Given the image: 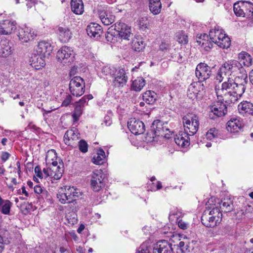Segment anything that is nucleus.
I'll list each match as a JSON object with an SVG mask.
<instances>
[{
  "mask_svg": "<svg viewBox=\"0 0 253 253\" xmlns=\"http://www.w3.org/2000/svg\"><path fill=\"white\" fill-rule=\"evenodd\" d=\"M243 78L228 77L224 82L221 88L215 89L217 97L219 100L222 99L227 103H234L241 98L246 90L248 83V76L243 75Z\"/></svg>",
  "mask_w": 253,
  "mask_h": 253,
  "instance_id": "1",
  "label": "nucleus"
},
{
  "mask_svg": "<svg viewBox=\"0 0 253 253\" xmlns=\"http://www.w3.org/2000/svg\"><path fill=\"white\" fill-rule=\"evenodd\" d=\"M247 76L246 72L238 61L230 60L223 63L219 68L216 80L221 82L225 77L227 79L229 76L243 78V75Z\"/></svg>",
  "mask_w": 253,
  "mask_h": 253,
  "instance_id": "2",
  "label": "nucleus"
},
{
  "mask_svg": "<svg viewBox=\"0 0 253 253\" xmlns=\"http://www.w3.org/2000/svg\"><path fill=\"white\" fill-rule=\"evenodd\" d=\"M81 196L82 192L79 189L69 186L61 187L57 194V198L61 204H72V207L76 206L77 200Z\"/></svg>",
  "mask_w": 253,
  "mask_h": 253,
  "instance_id": "3",
  "label": "nucleus"
},
{
  "mask_svg": "<svg viewBox=\"0 0 253 253\" xmlns=\"http://www.w3.org/2000/svg\"><path fill=\"white\" fill-rule=\"evenodd\" d=\"M107 32L106 39L108 41L113 42L110 39L113 35L118 36L121 40H129L131 35L130 27L122 22H117L112 26Z\"/></svg>",
  "mask_w": 253,
  "mask_h": 253,
  "instance_id": "4",
  "label": "nucleus"
},
{
  "mask_svg": "<svg viewBox=\"0 0 253 253\" xmlns=\"http://www.w3.org/2000/svg\"><path fill=\"white\" fill-rule=\"evenodd\" d=\"M183 124L184 131L190 135L195 134L199 128V117L194 114H188L183 117Z\"/></svg>",
  "mask_w": 253,
  "mask_h": 253,
  "instance_id": "5",
  "label": "nucleus"
},
{
  "mask_svg": "<svg viewBox=\"0 0 253 253\" xmlns=\"http://www.w3.org/2000/svg\"><path fill=\"white\" fill-rule=\"evenodd\" d=\"M91 189L99 192L105 186V175L101 169L94 170L88 176Z\"/></svg>",
  "mask_w": 253,
  "mask_h": 253,
  "instance_id": "6",
  "label": "nucleus"
},
{
  "mask_svg": "<svg viewBox=\"0 0 253 253\" xmlns=\"http://www.w3.org/2000/svg\"><path fill=\"white\" fill-rule=\"evenodd\" d=\"M84 82L80 77H73L69 84V89L71 94L75 96H82L84 92Z\"/></svg>",
  "mask_w": 253,
  "mask_h": 253,
  "instance_id": "7",
  "label": "nucleus"
},
{
  "mask_svg": "<svg viewBox=\"0 0 253 253\" xmlns=\"http://www.w3.org/2000/svg\"><path fill=\"white\" fill-rule=\"evenodd\" d=\"M47 167L43 169V173L45 177H50L55 180L61 178L63 172L62 168L58 166L57 161L52 162L51 164L47 165Z\"/></svg>",
  "mask_w": 253,
  "mask_h": 253,
  "instance_id": "8",
  "label": "nucleus"
},
{
  "mask_svg": "<svg viewBox=\"0 0 253 253\" xmlns=\"http://www.w3.org/2000/svg\"><path fill=\"white\" fill-rule=\"evenodd\" d=\"M56 57L63 64L71 63L74 61L75 52L72 48L65 45L57 51Z\"/></svg>",
  "mask_w": 253,
  "mask_h": 253,
  "instance_id": "9",
  "label": "nucleus"
},
{
  "mask_svg": "<svg viewBox=\"0 0 253 253\" xmlns=\"http://www.w3.org/2000/svg\"><path fill=\"white\" fill-rule=\"evenodd\" d=\"M204 89V84L200 82L191 83L188 88L187 96L192 100L201 98Z\"/></svg>",
  "mask_w": 253,
  "mask_h": 253,
  "instance_id": "10",
  "label": "nucleus"
},
{
  "mask_svg": "<svg viewBox=\"0 0 253 253\" xmlns=\"http://www.w3.org/2000/svg\"><path fill=\"white\" fill-rule=\"evenodd\" d=\"M17 35L22 42H27L33 39L37 36V33L31 27L24 26L18 28Z\"/></svg>",
  "mask_w": 253,
  "mask_h": 253,
  "instance_id": "11",
  "label": "nucleus"
},
{
  "mask_svg": "<svg viewBox=\"0 0 253 253\" xmlns=\"http://www.w3.org/2000/svg\"><path fill=\"white\" fill-rule=\"evenodd\" d=\"M211 73L210 67L205 63L198 64L195 70L196 76L200 83L208 79Z\"/></svg>",
  "mask_w": 253,
  "mask_h": 253,
  "instance_id": "12",
  "label": "nucleus"
},
{
  "mask_svg": "<svg viewBox=\"0 0 253 253\" xmlns=\"http://www.w3.org/2000/svg\"><path fill=\"white\" fill-rule=\"evenodd\" d=\"M112 77L114 78V85L119 87L125 85L128 80L126 72L123 68L116 69Z\"/></svg>",
  "mask_w": 253,
  "mask_h": 253,
  "instance_id": "13",
  "label": "nucleus"
},
{
  "mask_svg": "<svg viewBox=\"0 0 253 253\" xmlns=\"http://www.w3.org/2000/svg\"><path fill=\"white\" fill-rule=\"evenodd\" d=\"M128 128L135 135L142 134L145 131L144 123L136 118H131L127 122Z\"/></svg>",
  "mask_w": 253,
  "mask_h": 253,
  "instance_id": "14",
  "label": "nucleus"
},
{
  "mask_svg": "<svg viewBox=\"0 0 253 253\" xmlns=\"http://www.w3.org/2000/svg\"><path fill=\"white\" fill-rule=\"evenodd\" d=\"M210 116L212 114L218 117L224 116L227 112V107L223 102L219 101L214 102L209 107Z\"/></svg>",
  "mask_w": 253,
  "mask_h": 253,
  "instance_id": "15",
  "label": "nucleus"
},
{
  "mask_svg": "<svg viewBox=\"0 0 253 253\" xmlns=\"http://www.w3.org/2000/svg\"><path fill=\"white\" fill-rule=\"evenodd\" d=\"M80 138V134L76 128L67 130L64 136V141L66 145L74 146L76 144L75 141H78Z\"/></svg>",
  "mask_w": 253,
  "mask_h": 253,
  "instance_id": "16",
  "label": "nucleus"
},
{
  "mask_svg": "<svg viewBox=\"0 0 253 253\" xmlns=\"http://www.w3.org/2000/svg\"><path fill=\"white\" fill-rule=\"evenodd\" d=\"M219 217H215L211 216L209 213V210H206L203 212L201 217V221L203 225L207 227H214L220 222L218 221Z\"/></svg>",
  "mask_w": 253,
  "mask_h": 253,
  "instance_id": "17",
  "label": "nucleus"
},
{
  "mask_svg": "<svg viewBox=\"0 0 253 253\" xmlns=\"http://www.w3.org/2000/svg\"><path fill=\"white\" fill-rule=\"evenodd\" d=\"M171 244L166 240L158 242L153 247V253H171Z\"/></svg>",
  "mask_w": 253,
  "mask_h": 253,
  "instance_id": "18",
  "label": "nucleus"
},
{
  "mask_svg": "<svg viewBox=\"0 0 253 253\" xmlns=\"http://www.w3.org/2000/svg\"><path fill=\"white\" fill-rule=\"evenodd\" d=\"M16 23L9 20L0 22V34L8 35L12 33L16 29Z\"/></svg>",
  "mask_w": 253,
  "mask_h": 253,
  "instance_id": "19",
  "label": "nucleus"
},
{
  "mask_svg": "<svg viewBox=\"0 0 253 253\" xmlns=\"http://www.w3.org/2000/svg\"><path fill=\"white\" fill-rule=\"evenodd\" d=\"M189 133L185 131H179L174 137L175 143L181 148H185L190 144Z\"/></svg>",
  "mask_w": 253,
  "mask_h": 253,
  "instance_id": "20",
  "label": "nucleus"
},
{
  "mask_svg": "<svg viewBox=\"0 0 253 253\" xmlns=\"http://www.w3.org/2000/svg\"><path fill=\"white\" fill-rule=\"evenodd\" d=\"M56 33L60 41L62 42H67L72 38V32L69 28L65 26H59L56 30Z\"/></svg>",
  "mask_w": 253,
  "mask_h": 253,
  "instance_id": "21",
  "label": "nucleus"
},
{
  "mask_svg": "<svg viewBox=\"0 0 253 253\" xmlns=\"http://www.w3.org/2000/svg\"><path fill=\"white\" fill-rule=\"evenodd\" d=\"M152 129L154 130L155 133L156 135L165 136V137L169 138L167 136L168 134L166 131H169V129L164 126V124L160 120H155L153 122L152 126Z\"/></svg>",
  "mask_w": 253,
  "mask_h": 253,
  "instance_id": "22",
  "label": "nucleus"
},
{
  "mask_svg": "<svg viewBox=\"0 0 253 253\" xmlns=\"http://www.w3.org/2000/svg\"><path fill=\"white\" fill-rule=\"evenodd\" d=\"M38 54L42 56L50 55L52 50V47L51 44L45 41L40 42L36 49Z\"/></svg>",
  "mask_w": 253,
  "mask_h": 253,
  "instance_id": "23",
  "label": "nucleus"
},
{
  "mask_svg": "<svg viewBox=\"0 0 253 253\" xmlns=\"http://www.w3.org/2000/svg\"><path fill=\"white\" fill-rule=\"evenodd\" d=\"M242 127L240 120L236 118H231L227 123L226 129L231 133L238 132Z\"/></svg>",
  "mask_w": 253,
  "mask_h": 253,
  "instance_id": "24",
  "label": "nucleus"
},
{
  "mask_svg": "<svg viewBox=\"0 0 253 253\" xmlns=\"http://www.w3.org/2000/svg\"><path fill=\"white\" fill-rule=\"evenodd\" d=\"M99 17L104 25H109L115 20V16L109 10H100L99 11Z\"/></svg>",
  "mask_w": 253,
  "mask_h": 253,
  "instance_id": "25",
  "label": "nucleus"
},
{
  "mask_svg": "<svg viewBox=\"0 0 253 253\" xmlns=\"http://www.w3.org/2000/svg\"><path fill=\"white\" fill-rule=\"evenodd\" d=\"M30 64L36 70H39L45 65L44 60L40 54H32L29 60Z\"/></svg>",
  "mask_w": 253,
  "mask_h": 253,
  "instance_id": "26",
  "label": "nucleus"
},
{
  "mask_svg": "<svg viewBox=\"0 0 253 253\" xmlns=\"http://www.w3.org/2000/svg\"><path fill=\"white\" fill-rule=\"evenodd\" d=\"M86 32L89 36L97 38L102 33L101 27L97 23H90L87 27Z\"/></svg>",
  "mask_w": 253,
  "mask_h": 253,
  "instance_id": "27",
  "label": "nucleus"
},
{
  "mask_svg": "<svg viewBox=\"0 0 253 253\" xmlns=\"http://www.w3.org/2000/svg\"><path fill=\"white\" fill-rule=\"evenodd\" d=\"M238 110L240 114L252 115L253 114V104L248 101H243L238 105Z\"/></svg>",
  "mask_w": 253,
  "mask_h": 253,
  "instance_id": "28",
  "label": "nucleus"
},
{
  "mask_svg": "<svg viewBox=\"0 0 253 253\" xmlns=\"http://www.w3.org/2000/svg\"><path fill=\"white\" fill-rule=\"evenodd\" d=\"M11 53V43L6 40H1L0 42V56L6 57Z\"/></svg>",
  "mask_w": 253,
  "mask_h": 253,
  "instance_id": "29",
  "label": "nucleus"
},
{
  "mask_svg": "<svg viewBox=\"0 0 253 253\" xmlns=\"http://www.w3.org/2000/svg\"><path fill=\"white\" fill-rule=\"evenodd\" d=\"M196 40L199 45H201L206 51H209L212 47L213 42L209 40L208 36L205 34L197 37Z\"/></svg>",
  "mask_w": 253,
  "mask_h": 253,
  "instance_id": "30",
  "label": "nucleus"
},
{
  "mask_svg": "<svg viewBox=\"0 0 253 253\" xmlns=\"http://www.w3.org/2000/svg\"><path fill=\"white\" fill-rule=\"evenodd\" d=\"M72 11L77 15L82 14L84 11V5L82 0H71Z\"/></svg>",
  "mask_w": 253,
  "mask_h": 253,
  "instance_id": "31",
  "label": "nucleus"
},
{
  "mask_svg": "<svg viewBox=\"0 0 253 253\" xmlns=\"http://www.w3.org/2000/svg\"><path fill=\"white\" fill-rule=\"evenodd\" d=\"M221 211L225 212L231 211L233 209L232 201L230 198L224 199L216 204Z\"/></svg>",
  "mask_w": 253,
  "mask_h": 253,
  "instance_id": "32",
  "label": "nucleus"
},
{
  "mask_svg": "<svg viewBox=\"0 0 253 253\" xmlns=\"http://www.w3.org/2000/svg\"><path fill=\"white\" fill-rule=\"evenodd\" d=\"M224 36V32L223 30L219 27L211 29L209 32L210 39L212 42L215 44L217 42V40L219 38L220 36L223 37Z\"/></svg>",
  "mask_w": 253,
  "mask_h": 253,
  "instance_id": "33",
  "label": "nucleus"
},
{
  "mask_svg": "<svg viewBox=\"0 0 253 253\" xmlns=\"http://www.w3.org/2000/svg\"><path fill=\"white\" fill-rule=\"evenodd\" d=\"M106 161V156L105 152L101 148L97 150L96 154L93 156L92 162L95 165H101Z\"/></svg>",
  "mask_w": 253,
  "mask_h": 253,
  "instance_id": "34",
  "label": "nucleus"
},
{
  "mask_svg": "<svg viewBox=\"0 0 253 253\" xmlns=\"http://www.w3.org/2000/svg\"><path fill=\"white\" fill-rule=\"evenodd\" d=\"M238 62L241 63V66L249 67L252 65V58L251 55L247 52H243L238 55Z\"/></svg>",
  "mask_w": 253,
  "mask_h": 253,
  "instance_id": "35",
  "label": "nucleus"
},
{
  "mask_svg": "<svg viewBox=\"0 0 253 253\" xmlns=\"http://www.w3.org/2000/svg\"><path fill=\"white\" fill-rule=\"evenodd\" d=\"M162 4L160 0H150L149 9L154 15H157L160 13Z\"/></svg>",
  "mask_w": 253,
  "mask_h": 253,
  "instance_id": "36",
  "label": "nucleus"
},
{
  "mask_svg": "<svg viewBox=\"0 0 253 253\" xmlns=\"http://www.w3.org/2000/svg\"><path fill=\"white\" fill-rule=\"evenodd\" d=\"M157 98L156 93L151 90H147L142 94V99L148 104H153Z\"/></svg>",
  "mask_w": 253,
  "mask_h": 253,
  "instance_id": "37",
  "label": "nucleus"
},
{
  "mask_svg": "<svg viewBox=\"0 0 253 253\" xmlns=\"http://www.w3.org/2000/svg\"><path fill=\"white\" fill-rule=\"evenodd\" d=\"M146 84L145 80L142 77H138L133 81L131 88L135 91H140Z\"/></svg>",
  "mask_w": 253,
  "mask_h": 253,
  "instance_id": "38",
  "label": "nucleus"
},
{
  "mask_svg": "<svg viewBox=\"0 0 253 253\" xmlns=\"http://www.w3.org/2000/svg\"><path fill=\"white\" fill-rule=\"evenodd\" d=\"M218 46L222 48H227L230 45V40L229 38L224 33V36L219 37V38L217 40V42L215 43Z\"/></svg>",
  "mask_w": 253,
  "mask_h": 253,
  "instance_id": "39",
  "label": "nucleus"
},
{
  "mask_svg": "<svg viewBox=\"0 0 253 253\" xmlns=\"http://www.w3.org/2000/svg\"><path fill=\"white\" fill-rule=\"evenodd\" d=\"M77 206L70 207L72 209V212H69L66 215V220L68 223L70 225H74L78 222L77 215L74 211L76 209Z\"/></svg>",
  "mask_w": 253,
  "mask_h": 253,
  "instance_id": "40",
  "label": "nucleus"
},
{
  "mask_svg": "<svg viewBox=\"0 0 253 253\" xmlns=\"http://www.w3.org/2000/svg\"><path fill=\"white\" fill-rule=\"evenodd\" d=\"M145 47V43L141 38H135L132 42V48L136 51L140 52Z\"/></svg>",
  "mask_w": 253,
  "mask_h": 253,
  "instance_id": "41",
  "label": "nucleus"
},
{
  "mask_svg": "<svg viewBox=\"0 0 253 253\" xmlns=\"http://www.w3.org/2000/svg\"><path fill=\"white\" fill-rule=\"evenodd\" d=\"M116 69L113 67L105 66L102 68L101 72L99 73V75L102 78H104L105 76L112 77Z\"/></svg>",
  "mask_w": 253,
  "mask_h": 253,
  "instance_id": "42",
  "label": "nucleus"
},
{
  "mask_svg": "<svg viewBox=\"0 0 253 253\" xmlns=\"http://www.w3.org/2000/svg\"><path fill=\"white\" fill-rule=\"evenodd\" d=\"M183 215V212L181 210L178 209L177 208H173L171 209L169 218L170 220H174L177 221L178 220V218Z\"/></svg>",
  "mask_w": 253,
  "mask_h": 253,
  "instance_id": "43",
  "label": "nucleus"
},
{
  "mask_svg": "<svg viewBox=\"0 0 253 253\" xmlns=\"http://www.w3.org/2000/svg\"><path fill=\"white\" fill-rule=\"evenodd\" d=\"M242 8L244 13V17L250 15V13H253V4L252 2L247 1H242Z\"/></svg>",
  "mask_w": 253,
  "mask_h": 253,
  "instance_id": "44",
  "label": "nucleus"
},
{
  "mask_svg": "<svg viewBox=\"0 0 253 253\" xmlns=\"http://www.w3.org/2000/svg\"><path fill=\"white\" fill-rule=\"evenodd\" d=\"M84 107L76 103L75 110L72 114V117L74 121H77L83 113Z\"/></svg>",
  "mask_w": 253,
  "mask_h": 253,
  "instance_id": "45",
  "label": "nucleus"
},
{
  "mask_svg": "<svg viewBox=\"0 0 253 253\" xmlns=\"http://www.w3.org/2000/svg\"><path fill=\"white\" fill-rule=\"evenodd\" d=\"M242 8H244L242 7V1H237L234 3L233 10L236 16L244 17V13Z\"/></svg>",
  "mask_w": 253,
  "mask_h": 253,
  "instance_id": "46",
  "label": "nucleus"
},
{
  "mask_svg": "<svg viewBox=\"0 0 253 253\" xmlns=\"http://www.w3.org/2000/svg\"><path fill=\"white\" fill-rule=\"evenodd\" d=\"M221 212L220 209L216 204L214 205L211 210H209V213H210L211 216L213 215V216H215V217L219 216L218 218L219 222H220L222 219V214Z\"/></svg>",
  "mask_w": 253,
  "mask_h": 253,
  "instance_id": "47",
  "label": "nucleus"
},
{
  "mask_svg": "<svg viewBox=\"0 0 253 253\" xmlns=\"http://www.w3.org/2000/svg\"><path fill=\"white\" fill-rule=\"evenodd\" d=\"M57 157L56 151L53 149H51L47 151L45 157V162L46 165L51 164V161H55L54 159Z\"/></svg>",
  "mask_w": 253,
  "mask_h": 253,
  "instance_id": "48",
  "label": "nucleus"
},
{
  "mask_svg": "<svg viewBox=\"0 0 253 253\" xmlns=\"http://www.w3.org/2000/svg\"><path fill=\"white\" fill-rule=\"evenodd\" d=\"M218 130L215 128L210 129L206 133V137L207 139L212 140L218 137Z\"/></svg>",
  "mask_w": 253,
  "mask_h": 253,
  "instance_id": "49",
  "label": "nucleus"
},
{
  "mask_svg": "<svg viewBox=\"0 0 253 253\" xmlns=\"http://www.w3.org/2000/svg\"><path fill=\"white\" fill-rule=\"evenodd\" d=\"M176 37L177 41L181 44H185L188 42V36L182 31L178 33Z\"/></svg>",
  "mask_w": 253,
  "mask_h": 253,
  "instance_id": "50",
  "label": "nucleus"
},
{
  "mask_svg": "<svg viewBox=\"0 0 253 253\" xmlns=\"http://www.w3.org/2000/svg\"><path fill=\"white\" fill-rule=\"evenodd\" d=\"M11 205V203L9 200H5L2 204L1 210V212L4 214H9Z\"/></svg>",
  "mask_w": 253,
  "mask_h": 253,
  "instance_id": "51",
  "label": "nucleus"
},
{
  "mask_svg": "<svg viewBox=\"0 0 253 253\" xmlns=\"http://www.w3.org/2000/svg\"><path fill=\"white\" fill-rule=\"evenodd\" d=\"M138 24L140 28L142 29H146L148 28L149 24L148 18L146 16L140 17L138 21Z\"/></svg>",
  "mask_w": 253,
  "mask_h": 253,
  "instance_id": "52",
  "label": "nucleus"
},
{
  "mask_svg": "<svg viewBox=\"0 0 253 253\" xmlns=\"http://www.w3.org/2000/svg\"><path fill=\"white\" fill-rule=\"evenodd\" d=\"M78 142L79 148L80 150L84 153H86L88 150V145L84 140H81Z\"/></svg>",
  "mask_w": 253,
  "mask_h": 253,
  "instance_id": "53",
  "label": "nucleus"
},
{
  "mask_svg": "<svg viewBox=\"0 0 253 253\" xmlns=\"http://www.w3.org/2000/svg\"><path fill=\"white\" fill-rule=\"evenodd\" d=\"M138 253H150V249L147 243H143L141 245L139 248Z\"/></svg>",
  "mask_w": 253,
  "mask_h": 253,
  "instance_id": "54",
  "label": "nucleus"
},
{
  "mask_svg": "<svg viewBox=\"0 0 253 253\" xmlns=\"http://www.w3.org/2000/svg\"><path fill=\"white\" fill-rule=\"evenodd\" d=\"M176 222H177L178 227L182 229H186L188 228L189 226V224L182 219H179V220L175 221Z\"/></svg>",
  "mask_w": 253,
  "mask_h": 253,
  "instance_id": "55",
  "label": "nucleus"
},
{
  "mask_svg": "<svg viewBox=\"0 0 253 253\" xmlns=\"http://www.w3.org/2000/svg\"><path fill=\"white\" fill-rule=\"evenodd\" d=\"M72 99V96L70 95L66 96L64 101L62 103V106H67L71 102Z\"/></svg>",
  "mask_w": 253,
  "mask_h": 253,
  "instance_id": "56",
  "label": "nucleus"
},
{
  "mask_svg": "<svg viewBox=\"0 0 253 253\" xmlns=\"http://www.w3.org/2000/svg\"><path fill=\"white\" fill-rule=\"evenodd\" d=\"M169 48V44L168 43L164 41H162L160 45V49L162 51L167 50Z\"/></svg>",
  "mask_w": 253,
  "mask_h": 253,
  "instance_id": "57",
  "label": "nucleus"
},
{
  "mask_svg": "<svg viewBox=\"0 0 253 253\" xmlns=\"http://www.w3.org/2000/svg\"><path fill=\"white\" fill-rule=\"evenodd\" d=\"M16 166V167L14 168L13 172H17L19 177H20L21 171L20 169V164L19 161L17 162Z\"/></svg>",
  "mask_w": 253,
  "mask_h": 253,
  "instance_id": "58",
  "label": "nucleus"
},
{
  "mask_svg": "<svg viewBox=\"0 0 253 253\" xmlns=\"http://www.w3.org/2000/svg\"><path fill=\"white\" fill-rule=\"evenodd\" d=\"M35 172L37 176L39 178H42V173L41 170V168L39 166H37L35 168Z\"/></svg>",
  "mask_w": 253,
  "mask_h": 253,
  "instance_id": "59",
  "label": "nucleus"
},
{
  "mask_svg": "<svg viewBox=\"0 0 253 253\" xmlns=\"http://www.w3.org/2000/svg\"><path fill=\"white\" fill-rule=\"evenodd\" d=\"M9 156H10V154L8 152H3L1 154V159L2 161L4 162L9 159Z\"/></svg>",
  "mask_w": 253,
  "mask_h": 253,
  "instance_id": "60",
  "label": "nucleus"
},
{
  "mask_svg": "<svg viewBox=\"0 0 253 253\" xmlns=\"http://www.w3.org/2000/svg\"><path fill=\"white\" fill-rule=\"evenodd\" d=\"M43 190V189H42L41 186L36 185L34 187V191L36 193L38 194H41V193H42Z\"/></svg>",
  "mask_w": 253,
  "mask_h": 253,
  "instance_id": "61",
  "label": "nucleus"
},
{
  "mask_svg": "<svg viewBox=\"0 0 253 253\" xmlns=\"http://www.w3.org/2000/svg\"><path fill=\"white\" fill-rule=\"evenodd\" d=\"M87 100L84 96L79 100V101L77 102V103H78L79 104L82 105L83 107H84V104H87Z\"/></svg>",
  "mask_w": 253,
  "mask_h": 253,
  "instance_id": "62",
  "label": "nucleus"
},
{
  "mask_svg": "<svg viewBox=\"0 0 253 253\" xmlns=\"http://www.w3.org/2000/svg\"><path fill=\"white\" fill-rule=\"evenodd\" d=\"M27 1L26 5L28 9L31 8L36 3L35 0H27Z\"/></svg>",
  "mask_w": 253,
  "mask_h": 253,
  "instance_id": "63",
  "label": "nucleus"
},
{
  "mask_svg": "<svg viewBox=\"0 0 253 253\" xmlns=\"http://www.w3.org/2000/svg\"><path fill=\"white\" fill-rule=\"evenodd\" d=\"M49 193L45 189H43L42 193L41 194V196L42 198H47L48 197Z\"/></svg>",
  "mask_w": 253,
  "mask_h": 253,
  "instance_id": "64",
  "label": "nucleus"
}]
</instances>
